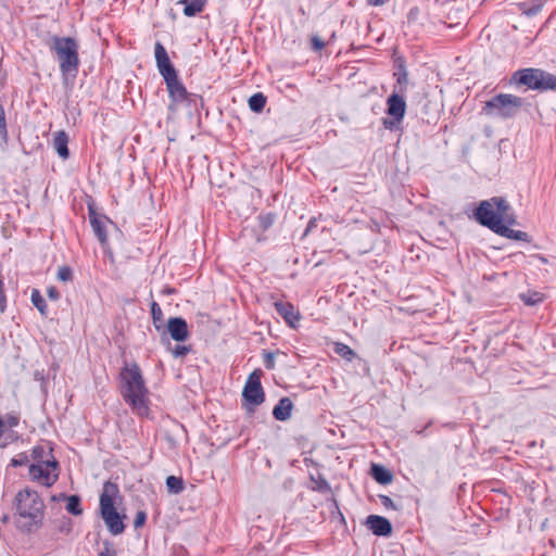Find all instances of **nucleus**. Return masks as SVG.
Returning <instances> with one entry per match:
<instances>
[{"mask_svg": "<svg viewBox=\"0 0 556 556\" xmlns=\"http://www.w3.org/2000/svg\"><path fill=\"white\" fill-rule=\"evenodd\" d=\"M17 528L25 533L37 531L45 517V503L37 491L25 488L18 491L13 502Z\"/></svg>", "mask_w": 556, "mask_h": 556, "instance_id": "obj_1", "label": "nucleus"}, {"mask_svg": "<svg viewBox=\"0 0 556 556\" xmlns=\"http://www.w3.org/2000/svg\"><path fill=\"white\" fill-rule=\"evenodd\" d=\"M121 393L125 402L140 416L149 412L148 388L137 363L126 364L121 372Z\"/></svg>", "mask_w": 556, "mask_h": 556, "instance_id": "obj_2", "label": "nucleus"}, {"mask_svg": "<svg viewBox=\"0 0 556 556\" xmlns=\"http://www.w3.org/2000/svg\"><path fill=\"white\" fill-rule=\"evenodd\" d=\"M477 222L496 232L502 224L515 225L516 216L509 203L502 197H493L479 203L475 212Z\"/></svg>", "mask_w": 556, "mask_h": 556, "instance_id": "obj_3", "label": "nucleus"}, {"mask_svg": "<svg viewBox=\"0 0 556 556\" xmlns=\"http://www.w3.org/2000/svg\"><path fill=\"white\" fill-rule=\"evenodd\" d=\"M118 495V485L112 481H105L100 494V511L108 530L113 535H118L125 530L124 516H121L114 506Z\"/></svg>", "mask_w": 556, "mask_h": 556, "instance_id": "obj_4", "label": "nucleus"}, {"mask_svg": "<svg viewBox=\"0 0 556 556\" xmlns=\"http://www.w3.org/2000/svg\"><path fill=\"white\" fill-rule=\"evenodd\" d=\"M52 49L58 55L60 63V71L62 74H72L78 71L79 56H78V45L75 39L71 37H58L52 38Z\"/></svg>", "mask_w": 556, "mask_h": 556, "instance_id": "obj_5", "label": "nucleus"}, {"mask_svg": "<svg viewBox=\"0 0 556 556\" xmlns=\"http://www.w3.org/2000/svg\"><path fill=\"white\" fill-rule=\"evenodd\" d=\"M522 105V98L509 93H500L486 101L482 111L489 116L511 118L520 111Z\"/></svg>", "mask_w": 556, "mask_h": 556, "instance_id": "obj_6", "label": "nucleus"}, {"mask_svg": "<svg viewBox=\"0 0 556 556\" xmlns=\"http://www.w3.org/2000/svg\"><path fill=\"white\" fill-rule=\"evenodd\" d=\"M513 79L529 89L547 91L556 90V76L541 68H523L517 71Z\"/></svg>", "mask_w": 556, "mask_h": 556, "instance_id": "obj_7", "label": "nucleus"}, {"mask_svg": "<svg viewBox=\"0 0 556 556\" xmlns=\"http://www.w3.org/2000/svg\"><path fill=\"white\" fill-rule=\"evenodd\" d=\"M262 370L256 369L247 379L242 391V397L245 406L252 409L265 401V393L261 383Z\"/></svg>", "mask_w": 556, "mask_h": 556, "instance_id": "obj_8", "label": "nucleus"}, {"mask_svg": "<svg viewBox=\"0 0 556 556\" xmlns=\"http://www.w3.org/2000/svg\"><path fill=\"white\" fill-rule=\"evenodd\" d=\"M396 89L397 87L393 89V92L387 99V114L391 118L384 119L383 125L388 129H393L402 123L406 112L404 93L397 92Z\"/></svg>", "mask_w": 556, "mask_h": 556, "instance_id": "obj_9", "label": "nucleus"}, {"mask_svg": "<svg viewBox=\"0 0 556 556\" xmlns=\"http://www.w3.org/2000/svg\"><path fill=\"white\" fill-rule=\"evenodd\" d=\"M29 477L45 486H51L59 478V463L55 459L41 464H30Z\"/></svg>", "mask_w": 556, "mask_h": 556, "instance_id": "obj_10", "label": "nucleus"}, {"mask_svg": "<svg viewBox=\"0 0 556 556\" xmlns=\"http://www.w3.org/2000/svg\"><path fill=\"white\" fill-rule=\"evenodd\" d=\"M164 81L166 84L169 98L174 104H181L187 101L189 93L179 79L178 74L164 78Z\"/></svg>", "mask_w": 556, "mask_h": 556, "instance_id": "obj_11", "label": "nucleus"}, {"mask_svg": "<svg viewBox=\"0 0 556 556\" xmlns=\"http://www.w3.org/2000/svg\"><path fill=\"white\" fill-rule=\"evenodd\" d=\"M154 56L157 70L163 78L177 74V71L172 64L165 47L160 41L155 42Z\"/></svg>", "mask_w": 556, "mask_h": 556, "instance_id": "obj_12", "label": "nucleus"}, {"mask_svg": "<svg viewBox=\"0 0 556 556\" xmlns=\"http://www.w3.org/2000/svg\"><path fill=\"white\" fill-rule=\"evenodd\" d=\"M88 216L94 235L102 245L108 243L106 217L96 212L93 205H88Z\"/></svg>", "mask_w": 556, "mask_h": 556, "instance_id": "obj_13", "label": "nucleus"}, {"mask_svg": "<svg viewBox=\"0 0 556 556\" xmlns=\"http://www.w3.org/2000/svg\"><path fill=\"white\" fill-rule=\"evenodd\" d=\"M167 331L170 338L177 342L186 341L189 338L187 321L181 317H170L167 320Z\"/></svg>", "mask_w": 556, "mask_h": 556, "instance_id": "obj_14", "label": "nucleus"}, {"mask_svg": "<svg viewBox=\"0 0 556 556\" xmlns=\"http://www.w3.org/2000/svg\"><path fill=\"white\" fill-rule=\"evenodd\" d=\"M368 529L378 536H388L392 532L391 522L381 516L370 515L366 519Z\"/></svg>", "mask_w": 556, "mask_h": 556, "instance_id": "obj_15", "label": "nucleus"}, {"mask_svg": "<svg viewBox=\"0 0 556 556\" xmlns=\"http://www.w3.org/2000/svg\"><path fill=\"white\" fill-rule=\"evenodd\" d=\"M275 308L277 313L286 320V323L292 327L300 320V315L295 311L294 306L289 302H276Z\"/></svg>", "mask_w": 556, "mask_h": 556, "instance_id": "obj_16", "label": "nucleus"}, {"mask_svg": "<svg viewBox=\"0 0 556 556\" xmlns=\"http://www.w3.org/2000/svg\"><path fill=\"white\" fill-rule=\"evenodd\" d=\"M293 403L289 397H282L273 409L275 419L286 421L291 417Z\"/></svg>", "mask_w": 556, "mask_h": 556, "instance_id": "obj_17", "label": "nucleus"}, {"mask_svg": "<svg viewBox=\"0 0 556 556\" xmlns=\"http://www.w3.org/2000/svg\"><path fill=\"white\" fill-rule=\"evenodd\" d=\"M68 136L65 131L61 130L55 132L54 139H53V146L55 151L58 152L59 156L63 160H66L70 156L68 151Z\"/></svg>", "mask_w": 556, "mask_h": 556, "instance_id": "obj_18", "label": "nucleus"}, {"mask_svg": "<svg viewBox=\"0 0 556 556\" xmlns=\"http://www.w3.org/2000/svg\"><path fill=\"white\" fill-rule=\"evenodd\" d=\"M495 233L508 239L530 242V236L527 232L511 229L506 223L502 224Z\"/></svg>", "mask_w": 556, "mask_h": 556, "instance_id": "obj_19", "label": "nucleus"}, {"mask_svg": "<svg viewBox=\"0 0 556 556\" xmlns=\"http://www.w3.org/2000/svg\"><path fill=\"white\" fill-rule=\"evenodd\" d=\"M207 0H179V4H184V14L186 16H195L204 10Z\"/></svg>", "mask_w": 556, "mask_h": 556, "instance_id": "obj_20", "label": "nucleus"}, {"mask_svg": "<svg viewBox=\"0 0 556 556\" xmlns=\"http://www.w3.org/2000/svg\"><path fill=\"white\" fill-rule=\"evenodd\" d=\"M31 458L34 460L33 464H41L45 462H50V459H55L52 450L46 448L42 445H36L31 450Z\"/></svg>", "mask_w": 556, "mask_h": 556, "instance_id": "obj_21", "label": "nucleus"}, {"mask_svg": "<svg viewBox=\"0 0 556 556\" xmlns=\"http://www.w3.org/2000/svg\"><path fill=\"white\" fill-rule=\"evenodd\" d=\"M371 475L375 480L382 484H388L392 481V473L383 466L374 464L371 467Z\"/></svg>", "mask_w": 556, "mask_h": 556, "instance_id": "obj_22", "label": "nucleus"}, {"mask_svg": "<svg viewBox=\"0 0 556 556\" xmlns=\"http://www.w3.org/2000/svg\"><path fill=\"white\" fill-rule=\"evenodd\" d=\"M30 301L33 305L39 311L41 316H48L47 303L38 289L31 290Z\"/></svg>", "mask_w": 556, "mask_h": 556, "instance_id": "obj_23", "label": "nucleus"}, {"mask_svg": "<svg viewBox=\"0 0 556 556\" xmlns=\"http://www.w3.org/2000/svg\"><path fill=\"white\" fill-rule=\"evenodd\" d=\"M394 77L396 78L394 88L397 87V92L405 93L408 84V74L404 65H400L399 71L394 73Z\"/></svg>", "mask_w": 556, "mask_h": 556, "instance_id": "obj_24", "label": "nucleus"}, {"mask_svg": "<svg viewBox=\"0 0 556 556\" xmlns=\"http://www.w3.org/2000/svg\"><path fill=\"white\" fill-rule=\"evenodd\" d=\"M333 351L348 362H351L356 357V353L348 344L342 342H336Z\"/></svg>", "mask_w": 556, "mask_h": 556, "instance_id": "obj_25", "label": "nucleus"}, {"mask_svg": "<svg viewBox=\"0 0 556 556\" xmlns=\"http://www.w3.org/2000/svg\"><path fill=\"white\" fill-rule=\"evenodd\" d=\"M266 104V97L262 92L254 93L249 99V108L255 113L263 111Z\"/></svg>", "mask_w": 556, "mask_h": 556, "instance_id": "obj_26", "label": "nucleus"}, {"mask_svg": "<svg viewBox=\"0 0 556 556\" xmlns=\"http://www.w3.org/2000/svg\"><path fill=\"white\" fill-rule=\"evenodd\" d=\"M64 497L67 501L66 510L70 514H72L74 516H79L83 514L80 497L78 495H70V496H64Z\"/></svg>", "mask_w": 556, "mask_h": 556, "instance_id": "obj_27", "label": "nucleus"}, {"mask_svg": "<svg viewBox=\"0 0 556 556\" xmlns=\"http://www.w3.org/2000/svg\"><path fill=\"white\" fill-rule=\"evenodd\" d=\"M166 486L168 492L173 494H179L184 491V480L180 477L168 476L166 478Z\"/></svg>", "mask_w": 556, "mask_h": 556, "instance_id": "obj_28", "label": "nucleus"}, {"mask_svg": "<svg viewBox=\"0 0 556 556\" xmlns=\"http://www.w3.org/2000/svg\"><path fill=\"white\" fill-rule=\"evenodd\" d=\"M55 530L64 535H68L73 530V521L68 517H62L55 521Z\"/></svg>", "mask_w": 556, "mask_h": 556, "instance_id": "obj_29", "label": "nucleus"}, {"mask_svg": "<svg viewBox=\"0 0 556 556\" xmlns=\"http://www.w3.org/2000/svg\"><path fill=\"white\" fill-rule=\"evenodd\" d=\"M151 316L156 330H161L163 324V312L156 302H152L151 304Z\"/></svg>", "mask_w": 556, "mask_h": 556, "instance_id": "obj_30", "label": "nucleus"}, {"mask_svg": "<svg viewBox=\"0 0 556 556\" xmlns=\"http://www.w3.org/2000/svg\"><path fill=\"white\" fill-rule=\"evenodd\" d=\"M520 299L526 305H529V306L535 305L543 301V296L538 292L522 293V294H520Z\"/></svg>", "mask_w": 556, "mask_h": 556, "instance_id": "obj_31", "label": "nucleus"}, {"mask_svg": "<svg viewBox=\"0 0 556 556\" xmlns=\"http://www.w3.org/2000/svg\"><path fill=\"white\" fill-rule=\"evenodd\" d=\"M56 277L63 282L71 281L73 279V270L70 266H61L58 269Z\"/></svg>", "mask_w": 556, "mask_h": 556, "instance_id": "obj_32", "label": "nucleus"}, {"mask_svg": "<svg viewBox=\"0 0 556 556\" xmlns=\"http://www.w3.org/2000/svg\"><path fill=\"white\" fill-rule=\"evenodd\" d=\"M257 219H258L260 228L265 231L274 224L275 216L273 214L268 213V214L260 215L257 217Z\"/></svg>", "mask_w": 556, "mask_h": 556, "instance_id": "obj_33", "label": "nucleus"}, {"mask_svg": "<svg viewBox=\"0 0 556 556\" xmlns=\"http://www.w3.org/2000/svg\"><path fill=\"white\" fill-rule=\"evenodd\" d=\"M543 8V2L541 0H534L529 7L525 8L523 13L528 16L536 15Z\"/></svg>", "mask_w": 556, "mask_h": 556, "instance_id": "obj_34", "label": "nucleus"}, {"mask_svg": "<svg viewBox=\"0 0 556 556\" xmlns=\"http://www.w3.org/2000/svg\"><path fill=\"white\" fill-rule=\"evenodd\" d=\"M29 457L26 453H20L11 459L10 465L14 468L25 466L28 464Z\"/></svg>", "mask_w": 556, "mask_h": 556, "instance_id": "obj_35", "label": "nucleus"}, {"mask_svg": "<svg viewBox=\"0 0 556 556\" xmlns=\"http://www.w3.org/2000/svg\"><path fill=\"white\" fill-rule=\"evenodd\" d=\"M7 123H5V113L4 108L0 104V140H7Z\"/></svg>", "mask_w": 556, "mask_h": 556, "instance_id": "obj_36", "label": "nucleus"}, {"mask_svg": "<svg viewBox=\"0 0 556 556\" xmlns=\"http://www.w3.org/2000/svg\"><path fill=\"white\" fill-rule=\"evenodd\" d=\"M98 556H116V551L113 547L112 543L104 542L102 549L99 552Z\"/></svg>", "mask_w": 556, "mask_h": 556, "instance_id": "obj_37", "label": "nucleus"}, {"mask_svg": "<svg viewBox=\"0 0 556 556\" xmlns=\"http://www.w3.org/2000/svg\"><path fill=\"white\" fill-rule=\"evenodd\" d=\"M190 352V348L186 345H176L172 353L175 357H181L187 355Z\"/></svg>", "mask_w": 556, "mask_h": 556, "instance_id": "obj_38", "label": "nucleus"}, {"mask_svg": "<svg viewBox=\"0 0 556 556\" xmlns=\"http://www.w3.org/2000/svg\"><path fill=\"white\" fill-rule=\"evenodd\" d=\"M379 500L381 502V504L387 508V509H394L396 510L397 507L396 505L394 504V502L391 500V497H389L388 495H379Z\"/></svg>", "mask_w": 556, "mask_h": 556, "instance_id": "obj_39", "label": "nucleus"}, {"mask_svg": "<svg viewBox=\"0 0 556 556\" xmlns=\"http://www.w3.org/2000/svg\"><path fill=\"white\" fill-rule=\"evenodd\" d=\"M147 514L142 510L138 511L134 520L135 528H140L146 523Z\"/></svg>", "mask_w": 556, "mask_h": 556, "instance_id": "obj_40", "label": "nucleus"}, {"mask_svg": "<svg viewBox=\"0 0 556 556\" xmlns=\"http://www.w3.org/2000/svg\"><path fill=\"white\" fill-rule=\"evenodd\" d=\"M311 45L315 51H320L325 48V42L318 36H313L311 38Z\"/></svg>", "mask_w": 556, "mask_h": 556, "instance_id": "obj_41", "label": "nucleus"}, {"mask_svg": "<svg viewBox=\"0 0 556 556\" xmlns=\"http://www.w3.org/2000/svg\"><path fill=\"white\" fill-rule=\"evenodd\" d=\"M264 365L267 369H273L275 367V356L270 352H266L264 355Z\"/></svg>", "mask_w": 556, "mask_h": 556, "instance_id": "obj_42", "label": "nucleus"}, {"mask_svg": "<svg viewBox=\"0 0 556 556\" xmlns=\"http://www.w3.org/2000/svg\"><path fill=\"white\" fill-rule=\"evenodd\" d=\"M47 294L50 300L58 301L61 296L59 290L55 287H49L47 289Z\"/></svg>", "mask_w": 556, "mask_h": 556, "instance_id": "obj_43", "label": "nucleus"}, {"mask_svg": "<svg viewBox=\"0 0 556 556\" xmlns=\"http://www.w3.org/2000/svg\"><path fill=\"white\" fill-rule=\"evenodd\" d=\"M386 0H367V3L371 7H379L384 4Z\"/></svg>", "mask_w": 556, "mask_h": 556, "instance_id": "obj_44", "label": "nucleus"}, {"mask_svg": "<svg viewBox=\"0 0 556 556\" xmlns=\"http://www.w3.org/2000/svg\"><path fill=\"white\" fill-rule=\"evenodd\" d=\"M8 520H9V517H8L7 515H3V517H2V522H3V523H7V522H8Z\"/></svg>", "mask_w": 556, "mask_h": 556, "instance_id": "obj_45", "label": "nucleus"}, {"mask_svg": "<svg viewBox=\"0 0 556 556\" xmlns=\"http://www.w3.org/2000/svg\"><path fill=\"white\" fill-rule=\"evenodd\" d=\"M539 258L543 262V263H546V258L543 257V256H539Z\"/></svg>", "mask_w": 556, "mask_h": 556, "instance_id": "obj_46", "label": "nucleus"}]
</instances>
